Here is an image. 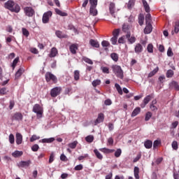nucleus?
Here are the masks:
<instances>
[{"label":"nucleus","mask_w":179,"mask_h":179,"mask_svg":"<svg viewBox=\"0 0 179 179\" xmlns=\"http://www.w3.org/2000/svg\"><path fill=\"white\" fill-rule=\"evenodd\" d=\"M150 22H152V15L150 13H148V14L145 15V23L151 24Z\"/></svg>","instance_id":"obj_34"},{"label":"nucleus","mask_w":179,"mask_h":179,"mask_svg":"<svg viewBox=\"0 0 179 179\" xmlns=\"http://www.w3.org/2000/svg\"><path fill=\"white\" fill-rule=\"evenodd\" d=\"M24 13H25V15L28 16V17H33L36 12L32 7L27 6L24 8Z\"/></svg>","instance_id":"obj_5"},{"label":"nucleus","mask_w":179,"mask_h":179,"mask_svg":"<svg viewBox=\"0 0 179 179\" xmlns=\"http://www.w3.org/2000/svg\"><path fill=\"white\" fill-rule=\"evenodd\" d=\"M76 50H78V47L76 45H71L70 46V51L71 54H76Z\"/></svg>","instance_id":"obj_38"},{"label":"nucleus","mask_w":179,"mask_h":179,"mask_svg":"<svg viewBox=\"0 0 179 179\" xmlns=\"http://www.w3.org/2000/svg\"><path fill=\"white\" fill-rule=\"evenodd\" d=\"M126 38L127 39L129 44H134L136 41L135 36H131V32H128L126 34Z\"/></svg>","instance_id":"obj_10"},{"label":"nucleus","mask_w":179,"mask_h":179,"mask_svg":"<svg viewBox=\"0 0 179 179\" xmlns=\"http://www.w3.org/2000/svg\"><path fill=\"white\" fill-rule=\"evenodd\" d=\"M172 148L174 150L178 149V143L176 141L172 142Z\"/></svg>","instance_id":"obj_49"},{"label":"nucleus","mask_w":179,"mask_h":179,"mask_svg":"<svg viewBox=\"0 0 179 179\" xmlns=\"http://www.w3.org/2000/svg\"><path fill=\"white\" fill-rule=\"evenodd\" d=\"M38 139H40V137H37V136L33 135L30 138V142H34V141H37Z\"/></svg>","instance_id":"obj_64"},{"label":"nucleus","mask_w":179,"mask_h":179,"mask_svg":"<svg viewBox=\"0 0 179 179\" xmlns=\"http://www.w3.org/2000/svg\"><path fill=\"white\" fill-rule=\"evenodd\" d=\"M112 69L113 71V73L116 75L117 78L120 79H124V71H122V69H121V66L117 65H113L112 66Z\"/></svg>","instance_id":"obj_2"},{"label":"nucleus","mask_w":179,"mask_h":179,"mask_svg":"<svg viewBox=\"0 0 179 179\" xmlns=\"http://www.w3.org/2000/svg\"><path fill=\"white\" fill-rule=\"evenodd\" d=\"M55 34L58 38H66V35L62 33V31L57 30L55 31Z\"/></svg>","instance_id":"obj_21"},{"label":"nucleus","mask_w":179,"mask_h":179,"mask_svg":"<svg viewBox=\"0 0 179 179\" xmlns=\"http://www.w3.org/2000/svg\"><path fill=\"white\" fill-rule=\"evenodd\" d=\"M174 31L175 33H178L179 31V21H176L175 22V25H174Z\"/></svg>","instance_id":"obj_42"},{"label":"nucleus","mask_w":179,"mask_h":179,"mask_svg":"<svg viewBox=\"0 0 179 179\" xmlns=\"http://www.w3.org/2000/svg\"><path fill=\"white\" fill-rule=\"evenodd\" d=\"M32 111L37 115V117L41 118V115H43V107L40 106V104L36 103L34 106Z\"/></svg>","instance_id":"obj_3"},{"label":"nucleus","mask_w":179,"mask_h":179,"mask_svg":"<svg viewBox=\"0 0 179 179\" xmlns=\"http://www.w3.org/2000/svg\"><path fill=\"white\" fill-rule=\"evenodd\" d=\"M174 76V71L173 70H168L166 72V77L168 78H173Z\"/></svg>","instance_id":"obj_46"},{"label":"nucleus","mask_w":179,"mask_h":179,"mask_svg":"<svg viewBox=\"0 0 179 179\" xmlns=\"http://www.w3.org/2000/svg\"><path fill=\"white\" fill-rule=\"evenodd\" d=\"M31 164V161L28 160V161H22L20 162V167H23L24 169H27L29 166Z\"/></svg>","instance_id":"obj_17"},{"label":"nucleus","mask_w":179,"mask_h":179,"mask_svg":"<svg viewBox=\"0 0 179 179\" xmlns=\"http://www.w3.org/2000/svg\"><path fill=\"white\" fill-rule=\"evenodd\" d=\"M68 29H69V30H73V32L75 33V34H78V29H76V28H75V27H73V25H72V24H69L68 25Z\"/></svg>","instance_id":"obj_40"},{"label":"nucleus","mask_w":179,"mask_h":179,"mask_svg":"<svg viewBox=\"0 0 179 179\" xmlns=\"http://www.w3.org/2000/svg\"><path fill=\"white\" fill-rule=\"evenodd\" d=\"M51 16H52V12L48 11L45 13L42 18L43 23L44 24L48 23V22H50V17H51Z\"/></svg>","instance_id":"obj_7"},{"label":"nucleus","mask_w":179,"mask_h":179,"mask_svg":"<svg viewBox=\"0 0 179 179\" xmlns=\"http://www.w3.org/2000/svg\"><path fill=\"white\" fill-rule=\"evenodd\" d=\"M109 11L110 15L113 16V17H114L115 19V17H117V16L115 15V3L111 2L109 4Z\"/></svg>","instance_id":"obj_9"},{"label":"nucleus","mask_w":179,"mask_h":179,"mask_svg":"<svg viewBox=\"0 0 179 179\" xmlns=\"http://www.w3.org/2000/svg\"><path fill=\"white\" fill-rule=\"evenodd\" d=\"M90 45H92V47H94V48H99V47H100V43H99V41L94 39L90 40Z\"/></svg>","instance_id":"obj_20"},{"label":"nucleus","mask_w":179,"mask_h":179,"mask_svg":"<svg viewBox=\"0 0 179 179\" xmlns=\"http://www.w3.org/2000/svg\"><path fill=\"white\" fill-rule=\"evenodd\" d=\"M117 38H117L116 36H113V38H111L110 41L113 45H115L117 44Z\"/></svg>","instance_id":"obj_62"},{"label":"nucleus","mask_w":179,"mask_h":179,"mask_svg":"<svg viewBox=\"0 0 179 179\" xmlns=\"http://www.w3.org/2000/svg\"><path fill=\"white\" fill-rule=\"evenodd\" d=\"M16 143L17 145H22V142H23V136L20 134V133L16 134Z\"/></svg>","instance_id":"obj_18"},{"label":"nucleus","mask_w":179,"mask_h":179,"mask_svg":"<svg viewBox=\"0 0 179 179\" xmlns=\"http://www.w3.org/2000/svg\"><path fill=\"white\" fill-rule=\"evenodd\" d=\"M110 58L114 61L115 62H118V54L117 53H112L110 55Z\"/></svg>","instance_id":"obj_32"},{"label":"nucleus","mask_w":179,"mask_h":179,"mask_svg":"<svg viewBox=\"0 0 179 179\" xmlns=\"http://www.w3.org/2000/svg\"><path fill=\"white\" fill-rule=\"evenodd\" d=\"M139 113H141V108L137 107L133 110L131 113V117H136V115H138Z\"/></svg>","instance_id":"obj_28"},{"label":"nucleus","mask_w":179,"mask_h":179,"mask_svg":"<svg viewBox=\"0 0 179 179\" xmlns=\"http://www.w3.org/2000/svg\"><path fill=\"white\" fill-rule=\"evenodd\" d=\"M147 50L148 51V52H153V45L152 43L148 44V47H147Z\"/></svg>","instance_id":"obj_53"},{"label":"nucleus","mask_w":179,"mask_h":179,"mask_svg":"<svg viewBox=\"0 0 179 179\" xmlns=\"http://www.w3.org/2000/svg\"><path fill=\"white\" fill-rule=\"evenodd\" d=\"M102 47H110V42L107 41H103L101 42Z\"/></svg>","instance_id":"obj_59"},{"label":"nucleus","mask_w":179,"mask_h":179,"mask_svg":"<svg viewBox=\"0 0 179 179\" xmlns=\"http://www.w3.org/2000/svg\"><path fill=\"white\" fill-rule=\"evenodd\" d=\"M83 59L87 64H89L90 65H93V61H92V59H90L87 57H83Z\"/></svg>","instance_id":"obj_48"},{"label":"nucleus","mask_w":179,"mask_h":179,"mask_svg":"<svg viewBox=\"0 0 179 179\" xmlns=\"http://www.w3.org/2000/svg\"><path fill=\"white\" fill-rule=\"evenodd\" d=\"M152 118V113L150 112H148L145 114V121H149Z\"/></svg>","instance_id":"obj_52"},{"label":"nucleus","mask_w":179,"mask_h":179,"mask_svg":"<svg viewBox=\"0 0 179 179\" xmlns=\"http://www.w3.org/2000/svg\"><path fill=\"white\" fill-rule=\"evenodd\" d=\"M55 10L57 15H59V16H68V13L62 12L61 10L58 8H55Z\"/></svg>","instance_id":"obj_27"},{"label":"nucleus","mask_w":179,"mask_h":179,"mask_svg":"<svg viewBox=\"0 0 179 179\" xmlns=\"http://www.w3.org/2000/svg\"><path fill=\"white\" fill-rule=\"evenodd\" d=\"M136 54H141L143 51V46L141 43H137L134 48Z\"/></svg>","instance_id":"obj_13"},{"label":"nucleus","mask_w":179,"mask_h":179,"mask_svg":"<svg viewBox=\"0 0 179 179\" xmlns=\"http://www.w3.org/2000/svg\"><path fill=\"white\" fill-rule=\"evenodd\" d=\"M12 120L15 121H22L23 120V115L21 113H15L12 117Z\"/></svg>","instance_id":"obj_11"},{"label":"nucleus","mask_w":179,"mask_h":179,"mask_svg":"<svg viewBox=\"0 0 179 179\" xmlns=\"http://www.w3.org/2000/svg\"><path fill=\"white\" fill-rule=\"evenodd\" d=\"M101 83V80H94L92 82V86H94V87H96V86H99V85H100Z\"/></svg>","instance_id":"obj_47"},{"label":"nucleus","mask_w":179,"mask_h":179,"mask_svg":"<svg viewBox=\"0 0 179 179\" xmlns=\"http://www.w3.org/2000/svg\"><path fill=\"white\" fill-rule=\"evenodd\" d=\"M22 34L24 36H25L26 37H29V35L30 34L29 33V31L26 28H22Z\"/></svg>","instance_id":"obj_51"},{"label":"nucleus","mask_w":179,"mask_h":179,"mask_svg":"<svg viewBox=\"0 0 179 179\" xmlns=\"http://www.w3.org/2000/svg\"><path fill=\"white\" fill-rule=\"evenodd\" d=\"M62 90V88H61V87H54L50 91L51 97H57V96H59V94H61Z\"/></svg>","instance_id":"obj_6"},{"label":"nucleus","mask_w":179,"mask_h":179,"mask_svg":"<svg viewBox=\"0 0 179 179\" xmlns=\"http://www.w3.org/2000/svg\"><path fill=\"white\" fill-rule=\"evenodd\" d=\"M80 77V72L78 70H76L74 71V80H79Z\"/></svg>","instance_id":"obj_36"},{"label":"nucleus","mask_w":179,"mask_h":179,"mask_svg":"<svg viewBox=\"0 0 179 179\" xmlns=\"http://www.w3.org/2000/svg\"><path fill=\"white\" fill-rule=\"evenodd\" d=\"M152 99H153V94L148 95L145 96L143 99V103L141 104V108H145L146 105L149 103V101H150Z\"/></svg>","instance_id":"obj_8"},{"label":"nucleus","mask_w":179,"mask_h":179,"mask_svg":"<svg viewBox=\"0 0 179 179\" xmlns=\"http://www.w3.org/2000/svg\"><path fill=\"white\" fill-rule=\"evenodd\" d=\"M115 87L116 88V90H117L119 94L122 95V88H121V86H120V84L115 83Z\"/></svg>","instance_id":"obj_37"},{"label":"nucleus","mask_w":179,"mask_h":179,"mask_svg":"<svg viewBox=\"0 0 179 179\" xmlns=\"http://www.w3.org/2000/svg\"><path fill=\"white\" fill-rule=\"evenodd\" d=\"M152 30H153V28L152 27V24H146V27L144 29V34H150V33H152Z\"/></svg>","instance_id":"obj_14"},{"label":"nucleus","mask_w":179,"mask_h":179,"mask_svg":"<svg viewBox=\"0 0 179 179\" xmlns=\"http://www.w3.org/2000/svg\"><path fill=\"white\" fill-rule=\"evenodd\" d=\"M103 121H104V114L101 113L98 115V117L94 122L95 125H97V124H100V122H103Z\"/></svg>","instance_id":"obj_15"},{"label":"nucleus","mask_w":179,"mask_h":179,"mask_svg":"<svg viewBox=\"0 0 179 179\" xmlns=\"http://www.w3.org/2000/svg\"><path fill=\"white\" fill-rule=\"evenodd\" d=\"M23 73H24V69L23 67H20L15 73V79H19Z\"/></svg>","instance_id":"obj_16"},{"label":"nucleus","mask_w":179,"mask_h":179,"mask_svg":"<svg viewBox=\"0 0 179 179\" xmlns=\"http://www.w3.org/2000/svg\"><path fill=\"white\" fill-rule=\"evenodd\" d=\"M90 13L92 16H97V9H96V7L94 6H90Z\"/></svg>","instance_id":"obj_23"},{"label":"nucleus","mask_w":179,"mask_h":179,"mask_svg":"<svg viewBox=\"0 0 179 179\" xmlns=\"http://www.w3.org/2000/svg\"><path fill=\"white\" fill-rule=\"evenodd\" d=\"M101 152H103V153H114L115 150L108 149L106 148H101L99 149Z\"/></svg>","instance_id":"obj_25"},{"label":"nucleus","mask_w":179,"mask_h":179,"mask_svg":"<svg viewBox=\"0 0 179 179\" xmlns=\"http://www.w3.org/2000/svg\"><path fill=\"white\" fill-rule=\"evenodd\" d=\"M90 3L91 6L96 7L97 6V0H90Z\"/></svg>","instance_id":"obj_58"},{"label":"nucleus","mask_w":179,"mask_h":179,"mask_svg":"<svg viewBox=\"0 0 179 179\" xmlns=\"http://www.w3.org/2000/svg\"><path fill=\"white\" fill-rule=\"evenodd\" d=\"M4 8L8 9L10 12H15V13H19L20 12V6L19 4H15V1L12 0H8L4 3Z\"/></svg>","instance_id":"obj_1"},{"label":"nucleus","mask_w":179,"mask_h":179,"mask_svg":"<svg viewBox=\"0 0 179 179\" xmlns=\"http://www.w3.org/2000/svg\"><path fill=\"white\" fill-rule=\"evenodd\" d=\"M167 55L168 57H173V55H174V53L173 52V50L171 49V48H169L167 50Z\"/></svg>","instance_id":"obj_57"},{"label":"nucleus","mask_w":179,"mask_h":179,"mask_svg":"<svg viewBox=\"0 0 179 179\" xmlns=\"http://www.w3.org/2000/svg\"><path fill=\"white\" fill-rule=\"evenodd\" d=\"M134 177L136 179H139V167H134Z\"/></svg>","instance_id":"obj_31"},{"label":"nucleus","mask_w":179,"mask_h":179,"mask_svg":"<svg viewBox=\"0 0 179 179\" xmlns=\"http://www.w3.org/2000/svg\"><path fill=\"white\" fill-rule=\"evenodd\" d=\"M101 69L103 73H110V70L108 67H101Z\"/></svg>","instance_id":"obj_61"},{"label":"nucleus","mask_w":179,"mask_h":179,"mask_svg":"<svg viewBox=\"0 0 179 179\" xmlns=\"http://www.w3.org/2000/svg\"><path fill=\"white\" fill-rule=\"evenodd\" d=\"M45 76L46 82H50V80H52L53 83H57V82H58L57 76H55L51 72H47Z\"/></svg>","instance_id":"obj_4"},{"label":"nucleus","mask_w":179,"mask_h":179,"mask_svg":"<svg viewBox=\"0 0 179 179\" xmlns=\"http://www.w3.org/2000/svg\"><path fill=\"white\" fill-rule=\"evenodd\" d=\"M23 155V152L16 150L14 152L12 153V155L13 157H20Z\"/></svg>","instance_id":"obj_30"},{"label":"nucleus","mask_w":179,"mask_h":179,"mask_svg":"<svg viewBox=\"0 0 179 179\" xmlns=\"http://www.w3.org/2000/svg\"><path fill=\"white\" fill-rule=\"evenodd\" d=\"M94 152L96 156L97 159H99V160H103V155H101V153H100V152H99L98 150H94Z\"/></svg>","instance_id":"obj_33"},{"label":"nucleus","mask_w":179,"mask_h":179,"mask_svg":"<svg viewBox=\"0 0 179 179\" xmlns=\"http://www.w3.org/2000/svg\"><path fill=\"white\" fill-rule=\"evenodd\" d=\"M118 36H120V29H115L113 31V37L118 38Z\"/></svg>","instance_id":"obj_60"},{"label":"nucleus","mask_w":179,"mask_h":179,"mask_svg":"<svg viewBox=\"0 0 179 179\" xmlns=\"http://www.w3.org/2000/svg\"><path fill=\"white\" fill-rule=\"evenodd\" d=\"M77 145H78V141H73V143L68 144L69 148H70L71 149H75Z\"/></svg>","instance_id":"obj_39"},{"label":"nucleus","mask_w":179,"mask_h":179,"mask_svg":"<svg viewBox=\"0 0 179 179\" xmlns=\"http://www.w3.org/2000/svg\"><path fill=\"white\" fill-rule=\"evenodd\" d=\"M121 153H122L121 149H117L115 152V157H120L121 156Z\"/></svg>","instance_id":"obj_54"},{"label":"nucleus","mask_w":179,"mask_h":179,"mask_svg":"<svg viewBox=\"0 0 179 179\" xmlns=\"http://www.w3.org/2000/svg\"><path fill=\"white\" fill-rule=\"evenodd\" d=\"M144 146L146 149H150V148H152V146H153V142H152V141H150V140H147L144 143Z\"/></svg>","instance_id":"obj_24"},{"label":"nucleus","mask_w":179,"mask_h":179,"mask_svg":"<svg viewBox=\"0 0 179 179\" xmlns=\"http://www.w3.org/2000/svg\"><path fill=\"white\" fill-rule=\"evenodd\" d=\"M159 71V69H155L152 71H151L149 74H148V78H152V76H155V75H156V73H157V71Z\"/></svg>","instance_id":"obj_44"},{"label":"nucleus","mask_w":179,"mask_h":179,"mask_svg":"<svg viewBox=\"0 0 179 179\" xmlns=\"http://www.w3.org/2000/svg\"><path fill=\"white\" fill-rule=\"evenodd\" d=\"M38 149H40V147L38 146V145L37 144H34L32 147H31V150L33 152H37L38 150Z\"/></svg>","instance_id":"obj_55"},{"label":"nucleus","mask_w":179,"mask_h":179,"mask_svg":"<svg viewBox=\"0 0 179 179\" xmlns=\"http://www.w3.org/2000/svg\"><path fill=\"white\" fill-rule=\"evenodd\" d=\"M85 141L87 142H88L89 143H92V142H93V141H94V137L93 136H87L85 138Z\"/></svg>","instance_id":"obj_41"},{"label":"nucleus","mask_w":179,"mask_h":179,"mask_svg":"<svg viewBox=\"0 0 179 179\" xmlns=\"http://www.w3.org/2000/svg\"><path fill=\"white\" fill-rule=\"evenodd\" d=\"M144 20H145V16L143 15V14H140L138 15V24H140V26L143 25Z\"/></svg>","instance_id":"obj_26"},{"label":"nucleus","mask_w":179,"mask_h":179,"mask_svg":"<svg viewBox=\"0 0 179 179\" xmlns=\"http://www.w3.org/2000/svg\"><path fill=\"white\" fill-rule=\"evenodd\" d=\"M6 93H8L6 87L0 88V94H6Z\"/></svg>","instance_id":"obj_56"},{"label":"nucleus","mask_w":179,"mask_h":179,"mask_svg":"<svg viewBox=\"0 0 179 179\" xmlns=\"http://www.w3.org/2000/svg\"><path fill=\"white\" fill-rule=\"evenodd\" d=\"M9 142L11 143V145H13L15 143V136L13 134H10L9 135Z\"/></svg>","instance_id":"obj_50"},{"label":"nucleus","mask_w":179,"mask_h":179,"mask_svg":"<svg viewBox=\"0 0 179 179\" xmlns=\"http://www.w3.org/2000/svg\"><path fill=\"white\" fill-rule=\"evenodd\" d=\"M169 89H174L175 90L178 91V90H179L178 83H177V82H176V81H172V82L169 84Z\"/></svg>","instance_id":"obj_19"},{"label":"nucleus","mask_w":179,"mask_h":179,"mask_svg":"<svg viewBox=\"0 0 179 179\" xmlns=\"http://www.w3.org/2000/svg\"><path fill=\"white\" fill-rule=\"evenodd\" d=\"M125 37L126 36H122L118 39L119 44H124V43H125Z\"/></svg>","instance_id":"obj_63"},{"label":"nucleus","mask_w":179,"mask_h":179,"mask_svg":"<svg viewBox=\"0 0 179 179\" xmlns=\"http://www.w3.org/2000/svg\"><path fill=\"white\" fill-rule=\"evenodd\" d=\"M134 5H135V0H129L127 4L128 9H131Z\"/></svg>","instance_id":"obj_45"},{"label":"nucleus","mask_w":179,"mask_h":179,"mask_svg":"<svg viewBox=\"0 0 179 179\" xmlns=\"http://www.w3.org/2000/svg\"><path fill=\"white\" fill-rule=\"evenodd\" d=\"M122 31L124 32V33H127V34H128V33H130L129 32V25L127 24H124L122 25Z\"/></svg>","instance_id":"obj_35"},{"label":"nucleus","mask_w":179,"mask_h":179,"mask_svg":"<svg viewBox=\"0 0 179 179\" xmlns=\"http://www.w3.org/2000/svg\"><path fill=\"white\" fill-rule=\"evenodd\" d=\"M143 6L144 7L146 13H150V6L146 0H142Z\"/></svg>","instance_id":"obj_12"},{"label":"nucleus","mask_w":179,"mask_h":179,"mask_svg":"<svg viewBox=\"0 0 179 179\" xmlns=\"http://www.w3.org/2000/svg\"><path fill=\"white\" fill-rule=\"evenodd\" d=\"M55 141L54 138H43L42 139V143H51Z\"/></svg>","instance_id":"obj_29"},{"label":"nucleus","mask_w":179,"mask_h":179,"mask_svg":"<svg viewBox=\"0 0 179 179\" xmlns=\"http://www.w3.org/2000/svg\"><path fill=\"white\" fill-rule=\"evenodd\" d=\"M57 54H58V50L55 48H52L51 49L49 57L50 58H54V57H57Z\"/></svg>","instance_id":"obj_22"},{"label":"nucleus","mask_w":179,"mask_h":179,"mask_svg":"<svg viewBox=\"0 0 179 179\" xmlns=\"http://www.w3.org/2000/svg\"><path fill=\"white\" fill-rule=\"evenodd\" d=\"M17 62H19V57H16L12 64V68L13 69H15V68H16V65H17Z\"/></svg>","instance_id":"obj_43"}]
</instances>
